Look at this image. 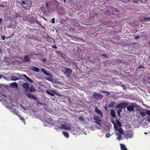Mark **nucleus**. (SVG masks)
<instances>
[{
  "label": "nucleus",
  "instance_id": "obj_10",
  "mask_svg": "<svg viewBox=\"0 0 150 150\" xmlns=\"http://www.w3.org/2000/svg\"><path fill=\"white\" fill-rule=\"evenodd\" d=\"M93 97L95 99L97 100L101 99L103 97V96L101 94L95 92L93 93Z\"/></svg>",
  "mask_w": 150,
  "mask_h": 150
},
{
  "label": "nucleus",
  "instance_id": "obj_1",
  "mask_svg": "<svg viewBox=\"0 0 150 150\" xmlns=\"http://www.w3.org/2000/svg\"><path fill=\"white\" fill-rule=\"evenodd\" d=\"M0 101H2L3 104L7 108H10V106L12 105V100L11 98L6 95H4L0 92Z\"/></svg>",
  "mask_w": 150,
  "mask_h": 150
},
{
  "label": "nucleus",
  "instance_id": "obj_2",
  "mask_svg": "<svg viewBox=\"0 0 150 150\" xmlns=\"http://www.w3.org/2000/svg\"><path fill=\"white\" fill-rule=\"evenodd\" d=\"M23 77H25L27 80L30 82L32 83L33 82V81L30 78H28L26 75L23 74H13L10 77V79L12 81H16L19 79H22Z\"/></svg>",
  "mask_w": 150,
  "mask_h": 150
},
{
  "label": "nucleus",
  "instance_id": "obj_27",
  "mask_svg": "<svg viewBox=\"0 0 150 150\" xmlns=\"http://www.w3.org/2000/svg\"><path fill=\"white\" fill-rule=\"evenodd\" d=\"M29 91L30 92H34L36 91V89L34 88L33 86H32L29 89Z\"/></svg>",
  "mask_w": 150,
  "mask_h": 150
},
{
  "label": "nucleus",
  "instance_id": "obj_4",
  "mask_svg": "<svg viewBox=\"0 0 150 150\" xmlns=\"http://www.w3.org/2000/svg\"><path fill=\"white\" fill-rule=\"evenodd\" d=\"M124 138L125 139H131L133 137V132L130 130L124 133Z\"/></svg>",
  "mask_w": 150,
  "mask_h": 150
},
{
  "label": "nucleus",
  "instance_id": "obj_26",
  "mask_svg": "<svg viewBox=\"0 0 150 150\" xmlns=\"http://www.w3.org/2000/svg\"><path fill=\"white\" fill-rule=\"evenodd\" d=\"M121 149V150H127L125 146L123 144H120Z\"/></svg>",
  "mask_w": 150,
  "mask_h": 150
},
{
  "label": "nucleus",
  "instance_id": "obj_50",
  "mask_svg": "<svg viewBox=\"0 0 150 150\" xmlns=\"http://www.w3.org/2000/svg\"><path fill=\"white\" fill-rule=\"evenodd\" d=\"M8 59L6 57H4V60L6 62V63L7 62V61H8L7 60V59Z\"/></svg>",
  "mask_w": 150,
  "mask_h": 150
},
{
  "label": "nucleus",
  "instance_id": "obj_17",
  "mask_svg": "<svg viewBox=\"0 0 150 150\" xmlns=\"http://www.w3.org/2000/svg\"><path fill=\"white\" fill-rule=\"evenodd\" d=\"M24 62H29L30 60V58L28 55H26L24 57Z\"/></svg>",
  "mask_w": 150,
  "mask_h": 150
},
{
  "label": "nucleus",
  "instance_id": "obj_51",
  "mask_svg": "<svg viewBox=\"0 0 150 150\" xmlns=\"http://www.w3.org/2000/svg\"><path fill=\"white\" fill-rule=\"evenodd\" d=\"M114 11H115L116 12H118V10L116 8H115L114 9Z\"/></svg>",
  "mask_w": 150,
  "mask_h": 150
},
{
  "label": "nucleus",
  "instance_id": "obj_6",
  "mask_svg": "<svg viewBox=\"0 0 150 150\" xmlns=\"http://www.w3.org/2000/svg\"><path fill=\"white\" fill-rule=\"evenodd\" d=\"M137 105L136 104L134 103H132L129 105H128V104L127 106V109L129 112H132L133 111L134 108H135Z\"/></svg>",
  "mask_w": 150,
  "mask_h": 150
},
{
  "label": "nucleus",
  "instance_id": "obj_28",
  "mask_svg": "<svg viewBox=\"0 0 150 150\" xmlns=\"http://www.w3.org/2000/svg\"><path fill=\"white\" fill-rule=\"evenodd\" d=\"M11 86H12L16 87H17L18 85L16 82H13L11 84Z\"/></svg>",
  "mask_w": 150,
  "mask_h": 150
},
{
  "label": "nucleus",
  "instance_id": "obj_9",
  "mask_svg": "<svg viewBox=\"0 0 150 150\" xmlns=\"http://www.w3.org/2000/svg\"><path fill=\"white\" fill-rule=\"evenodd\" d=\"M29 1V3L28 4V3H27V2H26V3H25V2L24 1H23L19 3V4L21 5L25 4L28 5L27 7H25V8L26 9H29L30 8H31L32 3L30 1Z\"/></svg>",
  "mask_w": 150,
  "mask_h": 150
},
{
  "label": "nucleus",
  "instance_id": "obj_24",
  "mask_svg": "<svg viewBox=\"0 0 150 150\" xmlns=\"http://www.w3.org/2000/svg\"><path fill=\"white\" fill-rule=\"evenodd\" d=\"M63 134L64 135V136L66 137L67 138H69V133L65 132H62Z\"/></svg>",
  "mask_w": 150,
  "mask_h": 150
},
{
  "label": "nucleus",
  "instance_id": "obj_48",
  "mask_svg": "<svg viewBox=\"0 0 150 150\" xmlns=\"http://www.w3.org/2000/svg\"><path fill=\"white\" fill-rule=\"evenodd\" d=\"M1 38L3 40H4L5 39V38L4 36H2Z\"/></svg>",
  "mask_w": 150,
  "mask_h": 150
},
{
  "label": "nucleus",
  "instance_id": "obj_25",
  "mask_svg": "<svg viewBox=\"0 0 150 150\" xmlns=\"http://www.w3.org/2000/svg\"><path fill=\"white\" fill-rule=\"evenodd\" d=\"M18 116L19 117L20 119L24 123V124H25V121L24 118L22 116H21V115H19Z\"/></svg>",
  "mask_w": 150,
  "mask_h": 150
},
{
  "label": "nucleus",
  "instance_id": "obj_18",
  "mask_svg": "<svg viewBox=\"0 0 150 150\" xmlns=\"http://www.w3.org/2000/svg\"><path fill=\"white\" fill-rule=\"evenodd\" d=\"M95 112L98 114L101 117H102V112L97 108L96 107L95 109Z\"/></svg>",
  "mask_w": 150,
  "mask_h": 150
},
{
  "label": "nucleus",
  "instance_id": "obj_46",
  "mask_svg": "<svg viewBox=\"0 0 150 150\" xmlns=\"http://www.w3.org/2000/svg\"><path fill=\"white\" fill-rule=\"evenodd\" d=\"M42 61L44 62H46L47 61V59L45 58H44L42 60Z\"/></svg>",
  "mask_w": 150,
  "mask_h": 150
},
{
  "label": "nucleus",
  "instance_id": "obj_11",
  "mask_svg": "<svg viewBox=\"0 0 150 150\" xmlns=\"http://www.w3.org/2000/svg\"><path fill=\"white\" fill-rule=\"evenodd\" d=\"M26 95L29 98L35 100H38L37 98L36 97L29 93H27Z\"/></svg>",
  "mask_w": 150,
  "mask_h": 150
},
{
  "label": "nucleus",
  "instance_id": "obj_42",
  "mask_svg": "<svg viewBox=\"0 0 150 150\" xmlns=\"http://www.w3.org/2000/svg\"><path fill=\"white\" fill-rule=\"evenodd\" d=\"M122 1L123 2L125 3L128 2L129 1V0H122Z\"/></svg>",
  "mask_w": 150,
  "mask_h": 150
},
{
  "label": "nucleus",
  "instance_id": "obj_5",
  "mask_svg": "<svg viewBox=\"0 0 150 150\" xmlns=\"http://www.w3.org/2000/svg\"><path fill=\"white\" fill-rule=\"evenodd\" d=\"M128 102H122L119 103L116 106L117 109H122L125 108L127 107L128 105Z\"/></svg>",
  "mask_w": 150,
  "mask_h": 150
},
{
  "label": "nucleus",
  "instance_id": "obj_30",
  "mask_svg": "<svg viewBox=\"0 0 150 150\" xmlns=\"http://www.w3.org/2000/svg\"><path fill=\"white\" fill-rule=\"evenodd\" d=\"M79 120L82 122H84L85 121V120L82 117H80L78 118Z\"/></svg>",
  "mask_w": 150,
  "mask_h": 150
},
{
  "label": "nucleus",
  "instance_id": "obj_38",
  "mask_svg": "<svg viewBox=\"0 0 150 150\" xmlns=\"http://www.w3.org/2000/svg\"><path fill=\"white\" fill-rule=\"evenodd\" d=\"M110 135L109 133H108L105 134V137L106 138H109L110 137Z\"/></svg>",
  "mask_w": 150,
  "mask_h": 150
},
{
  "label": "nucleus",
  "instance_id": "obj_23",
  "mask_svg": "<svg viewBox=\"0 0 150 150\" xmlns=\"http://www.w3.org/2000/svg\"><path fill=\"white\" fill-rule=\"evenodd\" d=\"M110 115L113 117H115V111L113 110H111L110 112Z\"/></svg>",
  "mask_w": 150,
  "mask_h": 150
},
{
  "label": "nucleus",
  "instance_id": "obj_7",
  "mask_svg": "<svg viewBox=\"0 0 150 150\" xmlns=\"http://www.w3.org/2000/svg\"><path fill=\"white\" fill-rule=\"evenodd\" d=\"M93 119L95 120V122L98 124L99 125H101L100 123L102 122V117H99L96 115H95L93 117Z\"/></svg>",
  "mask_w": 150,
  "mask_h": 150
},
{
  "label": "nucleus",
  "instance_id": "obj_35",
  "mask_svg": "<svg viewBox=\"0 0 150 150\" xmlns=\"http://www.w3.org/2000/svg\"><path fill=\"white\" fill-rule=\"evenodd\" d=\"M45 74L48 76H52L51 74L50 73H47V71L46 72V73Z\"/></svg>",
  "mask_w": 150,
  "mask_h": 150
},
{
  "label": "nucleus",
  "instance_id": "obj_52",
  "mask_svg": "<svg viewBox=\"0 0 150 150\" xmlns=\"http://www.w3.org/2000/svg\"><path fill=\"white\" fill-rule=\"evenodd\" d=\"M111 122L114 124H114H115V123L113 121H111Z\"/></svg>",
  "mask_w": 150,
  "mask_h": 150
},
{
  "label": "nucleus",
  "instance_id": "obj_15",
  "mask_svg": "<svg viewBox=\"0 0 150 150\" xmlns=\"http://www.w3.org/2000/svg\"><path fill=\"white\" fill-rule=\"evenodd\" d=\"M140 114L142 115V117L146 115L147 112L146 110H141L140 111Z\"/></svg>",
  "mask_w": 150,
  "mask_h": 150
},
{
  "label": "nucleus",
  "instance_id": "obj_37",
  "mask_svg": "<svg viewBox=\"0 0 150 150\" xmlns=\"http://www.w3.org/2000/svg\"><path fill=\"white\" fill-rule=\"evenodd\" d=\"M7 27L8 28H14V25L12 24H10L7 26Z\"/></svg>",
  "mask_w": 150,
  "mask_h": 150
},
{
  "label": "nucleus",
  "instance_id": "obj_22",
  "mask_svg": "<svg viewBox=\"0 0 150 150\" xmlns=\"http://www.w3.org/2000/svg\"><path fill=\"white\" fill-rule=\"evenodd\" d=\"M146 115L148 116L147 120L148 121L150 122V110H146Z\"/></svg>",
  "mask_w": 150,
  "mask_h": 150
},
{
  "label": "nucleus",
  "instance_id": "obj_39",
  "mask_svg": "<svg viewBox=\"0 0 150 150\" xmlns=\"http://www.w3.org/2000/svg\"><path fill=\"white\" fill-rule=\"evenodd\" d=\"M121 86L124 90H126L127 88V87L124 84H122Z\"/></svg>",
  "mask_w": 150,
  "mask_h": 150
},
{
  "label": "nucleus",
  "instance_id": "obj_59",
  "mask_svg": "<svg viewBox=\"0 0 150 150\" xmlns=\"http://www.w3.org/2000/svg\"><path fill=\"white\" fill-rule=\"evenodd\" d=\"M149 58H150V56L149 57Z\"/></svg>",
  "mask_w": 150,
  "mask_h": 150
},
{
  "label": "nucleus",
  "instance_id": "obj_44",
  "mask_svg": "<svg viewBox=\"0 0 150 150\" xmlns=\"http://www.w3.org/2000/svg\"><path fill=\"white\" fill-rule=\"evenodd\" d=\"M55 18H53L52 19V23H54L55 22Z\"/></svg>",
  "mask_w": 150,
  "mask_h": 150
},
{
  "label": "nucleus",
  "instance_id": "obj_33",
  "mask_svg": "<svg viewBox=\"0 0 150 150\" xmlns=\"http://www.w3.org/2000/svg\"><path fill=\"white\" fill-rule=\"evenodd\" d=\"M45 79L49 81H52V79L51 77H47L45 78Z\"/></svg>",
  "mask_w": 150,
  "mask_h": 150
},
{
  "label": "nucleus",
  "instance_id": "obj_31",
  "mask_svg": "<svg viewBox=\"0 0 150 150\" xmlns=\"http://www.w3.org/2000/svg\"><path fill=\"white\" fill-rule=\"evenodd\" d=\"M118 109V110L117 111V114L119 116H120V112L122 111V109H120V108Z\"/></svg>",
  "mask_w": 150,
  "mask_h": 150
},
{
  "label": "nucleus",
  "instance_id": "obj_20",
  "mask_svg": "<svg viewBox=\"0 0 150 150\" xmlns=\"http://www.w3.org/2000/svg\"><path fill=\"white\" fill-rule=\"evenodd\" d=\"M31 69L34 71L38 72L40 71V69L36 67H32L31 68Z\"/></svg>",
  "mask_w": 150,
  "mask_h": 150
},
{
  "label": "nucleus",
  "instance_id": "obj_19",
  "mask_svg": "<svg viewBox=\"0 0 150 150\" xmlns=\"http://www.w3.org/2000/svg\"><path fill=\"white\" fill-rule=\"evenodd\" d=\"M44 124L46 126L49 127H50L53 125V122L52 121L48 122L47 121H46L44 122Z\"/></svg>",
  "mask_w": 150,
  "mask_h": 150
},
{
  "label": "nucleus",
  "instance_id": "obj_53",
  "mask_svg": "<svg viewBox=\"0 0 150 150\" xmlns=\"http://www.w3.org/2000/svg\"><path fill=\"white\" fill-rule=\"evenodd\" d=\"M2 20V18H0V22H1Z\"/></svg>",
  "mask_w": 150,
  "mask_h": 150
},
{
  "label": "nucleus",
  "instance_id": "obj_56",
  "mask_svg": "<svg viewBox=\"0 0 150 150\" xmlns=\"http://www.w3.org/2000/svg\"><path fill=\"white\" fill-rule=\"evenodd\" d=\"M64 2L65 3L66 2V0H64Z\"/></svg>",
  "mask_w": 150,
  "mask_h": 150
},
{
  "label": "nucleus",
  "instance_id": "obj_8",
  "mask_svg": "<svg viewBox=\"0 0 150 150\" xmlns=\"http://www.w3.org/2000/svg\"><path fill=\"white\" fill-rule=\"evenodd\" d=\"M59 128L64 130H70L72 129V127H70L66 124H62Z\"/></svg>",
  "mask_w": 150,
  "mask_h": 150
},
{
  "label": "nucleus",
  "instance_id": "obj_32",
  "mask_svg": "<svg viewBox=\"0 0 150 150\" xmlns=\"http://www.w3.org/2000/svg\"><path fill=\"white\" fill-rule=\"evenodd\" d=\"M20 106L23 109V110H26L27 108L26 107L23 106L22 104H21L20 105Z\"/></svg>",
  "mask_w": 150,
  "mask_h": 150
},
{
  "label": "nucleus",
  "instance_id": "obj_47",
  "mask_svg": "<svg viewBox=\"0 0 150 150\" xmlns=\"http://www.w3.org/2000/svg\"><path fill=\"white\" fill-rule=\"evenodd\" d=\"M103 55L105 57H108L107 55L105 54H103Z\"/></svg>",
  "mask_w": 150,
  "mask_h": 150
},
{
  "label": "nucleus",
  "instance_id": "obj_21",
  "mask_svg": "<svg viewBox=\"0 0 150 150\" xmlns=\"http://www.w3.org/2000/svg\"><path fill=\"white\" fill-rule=\"evenodd\" d=\"M22 86L23 88H25L26 89V90H27L29 88V85L28 83H25L23 84Z\"/></svg>",
  "mask_w": 150,
  "mask_h": 150
},
{
  "label": "nucleus",
  "instance_id": "obj_55",
  "mask_svg": "<svg viewBox=\"0 0 150 150\" xmlns=\"http://www.w3.org/2000/svg\"><path fill=\"white\" fill-rule=\"evenodd\" d=\"M46 7H48V5L47 3H46Z\"/></svg>",
  "mask_w": 150,
  "mask_h": 150
},
{
  "label": "nucleus",
  "instance_id": "obj_14",
  "mask_svg": "<svg viewBox=\"0 0 150 150\" xmlns=\"http://www.w3.org/2000/svg\"><path fill=\"white\" fill-rule=\"evenodd\" d=\"M116 125L115 124H114V128H115V126L117 127V128L120 129L121 128L122 125L121 124L120 122L118 120L116 121Z\"/></svg>",
  "mask_w": 150,
  "mask_h": 150
},
{
  "label": "nucleus",
  "instance_id": "obj_29",
  "mask_svg": "<svg viewBox=\"0 0 150 150\" xmlns=\"http://www.w3.org/2000/svg\"><path fill=\"white\" fill-rule=\"evenodd\" d=\"M115 104V103L114 102H111L109 104V106L110 107H112Z\"/></svg>",
  "mask_w": 150,
  "mask_h": 150
},
{
  "label": "nucleus",
  "instance_id": "obj_34",
  "mask_svg": "<svg viewBox=\"0 0 150 150\" xmlns=\"http://www.w3.org/2000/svg\"><path fill=\"white\" fill-rule=\"evenodd\" d=\"M41 71L42 72H43L44 74H45V73H46V70L44 68H42L41 69Z\"/></svg>",
  "mask_w": 150,
  "mask_h": 150
},
{
  "label": "nucleus",
  "instance_id": "obj_49",
  "mask_svg": "<svg viewBox=\"0 0 150 150\" xmlns=\"http://www.w3.org/2000/svg\"><path fill=\"white\" fill-rule=\"evenodd\" d=\"M52 47L53 48H55V49H57V47L55 45H53L52 46Z\"/></svg>",
  "mask_w": 150,
  "mask_h": 150
},
{
  "label": "nucleus",
  "instance_id": "obj_57",
  "mask_svg": "<svg viewBox=\"0 0 150 150\" xmlns=\"http://www.w3.org/2000/svg\"><path fill=\"white\" fill-rule=\"evenodd\" d=\"M145 134H147V133L146 132H144Z\"/></svg>",
  "mask_w": 150,
  "mask_h": 150
},
{
  "label": "nucleus",
  "instance_id": "obj_12",
  "mask_svg": "<svg viewBox=\"0 0 150 150\" xmlns=\"http://www.w3.org/2000/svg\"><path fill=\"white\" fill-rule=\"evenodd\" d=\"M46 92L47 94L51 95V96H54V94L58 96H60V95L58 93L54 91H47Z\"/></svg>",
  "mask_w": 150,
  "mask_h": 150
},
{
  "label": "nucleus",
  "instance_id": "obj_41",
  "mask_svg": "<svg viewBox=\"0 0 150 150\" xmlns=\"http://www.w3.org/2000/svg\"><path fill=\"white\" fill-rule=\"evenodd\" d=\"M103 92L107 93L106 94L107 96H108L109 95V94H110V93H109L107 91H104Z\"/></svg>",
  "mask_w": 150,
  "mask_h": 150
},
{
  "label": "nucleus",
  "instance_id": "obj_43",
  "mask_svg": "<svg viewBox=\"0 0 150 150\" xmlns=\"http://www.w3.org/2000/svg\"><path fill=\"white\" fill-rule=\"evenodd\" d=\"M140 37V36L139 35H138L134 37V38L135 39H137Z\"/></svg>",
  "mask_w": 150,
  "mask_h": 150
},
{
  "label": "nucleus",
  "instance_id": "obj_16",
  "mask_svg": "<svg viewBox=\"0 0 150 150\" xmlns=\"http://www.w3.org/2000/svg\"><path fill=\"white\" fill-rule=\"evenodd\" d=\"M9 108L10 109V111L11 112L13 113V114H16L18 116L19 115V114H18V111L16 110L13 109L12 108H11V107H10V108Z\"/></svg>",
  "mask_w": 150,
  "mask_h": 150
},
{
  "label": "nucleus",
  "instance_id": "obj_3",
  "mask_svg": "<svg viewBox=\"0 0 150 150\" xmlns=\"http://www.w3.org/2000/svg\"><path fill=\"white\" fill-rule=\"evenodd\" d=\"M115 133L116 134V135L117 136V139L119 141L121 140L122 139V134H124L123 130L122 128L118 129L115 126Z\"/></svg>",
  "mask_w": 150,
  "mask_h": 150
},
{
  "label": "nucleus",
  "instance_id": "obj_54",
  "mask_svg": "<svg viewBox=\"0 0 150 150\" xmlns=\"http://www.w3.org/2000/svg\"><path fill=\"white\" fill-rule=\"evenodd\" d=\"M2 77H3L4 78V79H6V77H5V76H2Z\"/></svg>",
  "mask_w": 150,
  "mask_h": 150
},
{
  "label": "nucleus",
  "instance_id": "obj_13",
  "mask_svg": "<svg viewBox=\"0 0 150 150\" xmlns=\"http://www.w3.org/2000/svg\"><path fill=\"white\" fill-rule=\"evenodd\" d=\"M64 73L66 74L68 76H69L72 73V71L69 68H67Z\"/></svg>",
  "mask_w": 150,
  "mask_h": 150
},
{
  "label": "nucleus",
  "instance_id": "obj_45",
  "mask_svg": "<svg viewBox=\"0 0 150 150\" xmlns=\"http://www.w3.org/2000/svg\"><path fill=\"white\" fill-rule=\"evenodd\" d=\"M133 2L135 3H138V1L137 0H133Z\"/></svg>",
  "mask_w": 150,
  "mask_h": 150
},
{
  "label": "nucleus",
  "instance_id": "obj_36",
  "mask_svg": "<svg viewBox=\"0 0 150 150\" xmlns=\"http://www.w3.org/2000/svg\"><path fill=\"white\" fill-rule=\"evenodd\" d=\"M144 20L146 21H150V18L149 17H146L144 18Z\"/></svg>",
  "mask_w": 150,
  "mask_h": 150
},
{
  "label": "nucleus",
  "instance_id": "obj_60",
  "mask_svg": "<svg viewBox=\"0 0 150 150\" xmlns=\"http://www.w3.org/2000/svg\"><path fill=\"white\" fill-rule=\"evenodd\" d=\"M85 134H86H86L85 133Z\"/></svg>",
  "mask_w": 150,
  "mask_h": 150
},
{
  "label": "nucleus",
  "instance_id": "obj_40",
  "mask_svg": "<svg viewBox=\"0 0 150 150\" xmlns=\"http://www.w3.org/2000/svg\"><path fill=\"white\" fill-rule=\"evenodd\" d=\"M138 68L139 69H141V68H144V67L142 65H141L139 66L138 67Z\"/></svg>",
  "mask_w": 150,
  "mask_h": 150
},
{
  "label": "nucleus",
  "instance_id": "obj_58",
  "mask_svg": "<svg viewBox=\"0 0 150 150\" xmlns=\"http://www.w3.org/2000/svg\"><path fill=\"white\" fill-rule=\"evenodd\" d=\"M145 1H146L147 0H144Z\"/></svg>",
  "mask_w": 150,
  "mask_h": 150
}]
</instances>
